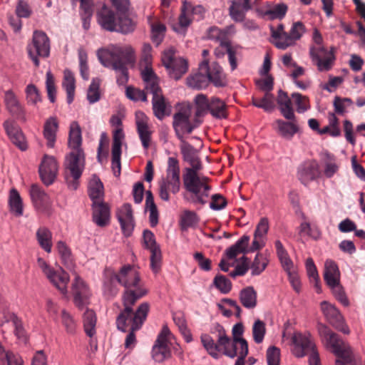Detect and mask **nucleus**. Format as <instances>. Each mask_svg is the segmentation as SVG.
<instances>
[{"instance_id":"nucleus-1","label":"nucleus","mask_w":365,"mask_h":365,"mask_svg":"<svg viewBox=\"0 0 365 365\" xmlns=\"http://www.w3.org/2000/svg\"><path fill=\"white\" fill-rule=\"evenodd\" d=\"M180 141V148L183 160L191 165V168H186V173L183 175L184 187L190 194L191 202L204 205L207 202L205 198L208 197L211 190L209 184L210 179L197 173L202 168V163L194 147L185 140Z\"/></svg>"},{"instance_id":"nucleus-2","label":"nucleus","mask_w":365,"mask_h":365,"mask_svg":"<svg viewBox=\"0 0 365 365\" xmlns=\"http://www.w3.org/2000/svg\"><path fill=\"white\" fill-rule=\"evenodd\" d=\"M82 136L78 123H71L68 145L72 150L65 163V180L70 190H76L79 185V179L85 168V154L81 148Z\"/></svg>"},{"instance_id":"nucleus-3","label":"nucleus","mask_w":365,"mask_h":365,"mask_svg":"<svg viewBox=\"0 0 365 365\" xmlns=\"http://www.w3.org/2000/svg\"><path fill=\"white\" fill-rule=\"evenodd\" d=\"M100 62L106 67H112L118 74L117 83L125 85L128 81V66L135 61V51L131 46H114L111 50L99 49L97 53Z\"/></svg>"},{"instance_id":"nucleus-4","label":"nucleus","mask_w":365,"mask_h":365,"mask_svg":"<svg viewBox=\"0 0 365 365\" xmlns=\"http://www.w3.org/2000/svg\"><path fill=\"white\" fill-rule=\"evenodd\" d=\"M118 284L124 287L125 291L122 295V303L125 313L133 309V306L138 300L147 294V290L140 284L138 272L130 265L124 266L119 273Z\"/></svg>"},{"instance_id":"nucleus-5","label":"nucleus","mask_w":365,"mask_h":365,"mask_svg":"<svg viewBox=\"0 0 365 365\" xmlns=\"http://www.w3.org/2000/svg\"><path fill=\"white\" fill-rule=\"evenodd\" d=\"M150 305L148 302L140 304L138 309L134 311L130 309L128 312L125 313L121 310L116 319V325L118 329L125 332L129 331L125 340V347L132 349L136 343L135 332L139 330L145 321L146 320Z\"/></svg>"},{"instance_id":"nucleus-6","label":"nucleus","mask_w":365,"mask_h":365,"mask_svg":"<svg viewBox=\"0 0 365 365\" xmlns=\"http://www.w3.org/2000/svg\"><path fill=\"white\" fill-rule=\"evenodd\" d=\"M212 83L216 87H223L227 84L226 75L222 67L216 62L209 63L203 60L200 64L198 71L187 78V84L195 89H202Z\"/></svg>"},{"instance_id":"nucleus-7","label":"nucleus","mask_w":365,"mask_h":365,"mask_svg":"<svg viewBox=\"0 0 365 365\" xmlns=\"http://www.w3.org/2000/svg\"><path fill=\"white\" fill-rule=\"evenodd\" d=\"M319 333L336 356V365H357L351 347L338 334L325 326L319 329Z\"/></svg>"},{"instance_id":"nucleus-8","label":"nucleus","mask_w":365,"mask_h":365,"mask_svg":"<svg viewBox=\"0 0 365 365\" xmlns=\"http://www.w3.org/2000/svg\"><path fill=\"white\" fill-rule=\"evenodd\" d=\"M98 21L101 27L108 31H116L123 34L133 32L135 24L128 16H121L115 13L106 6L98 12Z\"/></svg>"},{"instance_id":"nucleus-9","label":"nucleus","mask_w":365,"mask_h":365,"mask_svg":"<svg viewBox=\"0 0 365 365\" xmlns=\"http://www.w3.org/2000/svg\"><path fill=\"white\" fill-rule=\"evenodd\" d=\"M200 339L204 348L214 359H219L220 353L231 359L240 358V351H237V346L234 345V341L227 334L214 340L209 334H205L201 335Z\"/></svg>"},{"instance_id":"nucleus-10","label":"nucleus","mask_w":365,"mask_h":365,"mask_svg":"<svg viewBox=\"0 0 365 365\" xmlns=\"http://www.w3.org/2000/svg\"><path fill=\"white\" fill-rule=\"evenodd\" d=\"M292 342L294 345L292 353L294 356L300 358L309 354V365H321L319 354L309 334L295 332L292 336Z\"/></svg>"},{"instance_id":"nucleus-11","label":"nucleus","mask_w":365,"mask_h":365,"mask_svg":"<svg viewBox=\"0 0 365 365\" xmlns=\"http://www.w3.org/2000/svg\"><path fill=\"white\" fill-rule=\"evenodd\" d=\"M162 62L168 70L170 77L175 80L180 79L188 68L187 61L182 58L176 57L173 48H169L163 52Z\"/></svg>"},{"instance_id":"nucleus-12","label":"nucleus","mask_w":365,"mask_h":365,"mask_svg":"<svg viewBox=\"0 0 365 365\" xmlns=\"http://www.w3.org/2000/svg\"><path fill=\"white\" fill-rule=\"evenodd\" d=\"M29 57L36 66H39L38 57H48L50 51L49 39L43 31H36L33 35V41L27 47Z\"/></svg>"},{"instance_id":"nucleus-13","label":"nucleus","mask_w":365,"mask_h":365,"mask_svg":"<svg viewBox=\"0 0 365 365\" xmlns=\"http://www.w3.org/2000/svg\"><path fill=\"white\" fill-rule=\"evenodd\" d=\"M202 115H174L173 128L177 137L180 140L183 139L185 134L192 133L193 129L199 126L202 123Z\"/></svg>"},{"instance_id":"nucleus-14","label":"nucleus","mask_w":365,"mask_h":365,"mask_svg":"<svg viewBox=\"0 0 365 365\" xmlns=\"http://www.w3.org/2000/svg\"><path fill=\"white\" fill-rule=\"evenodd\" d=\"M284 119H277L273 124L275 132L286 140H291L300 130L295 115H284Z\"/></svg>"},{"instance_id":"nucleus-15","label":"nucleus","mask_w":365,"mask_h":365,"mask_svg":"<svg viewBox=\"0 0 365 365\" xmlns=\"http://www.w3.org/2000/svg\"><path fill=\"white\" fill-rule=\"evenodd\" d=\"M321 309L327 320L335 329L344 334H349V329L344 323V319L339 310L327 301L321 302Z\"/></svg>"},{"instance_id":"nucleus-16","label":"nucleus","mask_w":365,"mask_h":365,"mask_svg":"<svg viewBox=\"0 0 365 365\" xmlns=\"http://www.w3.org/2000/svg\"><path fill=\"white\" fill-rule=\"evenodd\" d=\"M170 331L167 326L163 327L152 349V356L157 362H162L170 355L168 336Z\"/></svg>"},{"instance_id":"nucleus-17","label":"nucleus","mask_w":365,"mask_h":365,"mask_svg":"<svg viewBox=\"0 0 365 365\" xmlns=\"http://www.w3.org/2000/svg\"><path fill=\"white\" fill-rule=\"evenodd\" d=\"M58 170V163L54 157L44 155L39 166V175L44 185L48 186L53 183Z\"/></svg>"},{"instance_id":"nucleus-18","label":"nucleus","mask_w":365,"mask_h":365,"mask_svg":"<svg viewBox=\"0 0 365 365\" xmlns=\"http://www.w3.org/2000/svg\"><path fill=\"white\" fill-rule=\"evenodd\" d=\"M205 12V10L202 6H194L190 2L184 1L179 16V26L182 29H186L192 22L191 16L194 18L196 16L198 19H202Z\"/></svg>"},{"instance_id":"nucleus-19","label":"nucleus","mask_w":365,"mask_h":365,"mask_svg":"<svg viewBox=\"0 0 365 365\" xmlns=\"http://www.w3.org/2000/svg\"><path fill=\"white\" fill-rule=\"evenodd\" d=\"M29 193L34 207L40 212L49 214L52 203L46 192L38 185L33 184Z\"/></svg>"},{"instance_id":"nucleus-20","label":"nucleus","mask_w":365,"mask_h":365,"mask_svg":"<svg viewBox=\"0 0 365 365\" xmlns=\"http://www.w3.org/2000/svg\"><path fill=\"white\" fill-rule=\"evenodd\" d=\"M72 292L74 297L75 304L83 309L89 304L91 292L86 282L79 277L76 276L72 284Z\"/></svg>"},{"instance_id":"nucleus-21","label":"nucleus","mask_w":365,"mask_h":365,"mask_svg":"<svg viewBox=\"0 0 365 365\" xmlns=\"http://www.w3.org/2000/svg\"><path fill=\"white\" fill-rule=\"evenodd\" d=\"M319 167L316 160L304 161L298 168V178L304 185L316 180L319 177Z\"/></svg>"},{"instance_id":"nucleus-22","label":"nucleus","mask_w":365,"mask_h":365,"mask_svg":"<svg viewBox=\"0 0 365 365\" xmlns=\"http://www.w3.org/2000/svg\"><path fill=\"white\" fill-rule=\"evenodd\" d=\"M117 217L125 237L131 235L134 229L133 210L130 204H124L118 211Z\"/></svg>"},{"instance_id":"nucleus-23","label":"nucleus","mask_w":365,"mask_h":365,"mask_svg":"<svg viewBox=\"0 0 365 365\" xmlns=\"http://www.w3.org/2000/svg\"><path fill=\"white\" fill-rule=\"evenodd\" d=\"M310 56L315 61L319 71H329L333 61L334 54L331 51H327L324 47L310 48Z\"/></svg>"},{"instance_id":"nucleus-24","label":"nucleus","mask_w":365,"mask_h":365,"mask_svg":"<svg viewBox=\"0 0 365 365\" xmlns=\"http://www.w3.org/2000/svg\"><path fill=\"white\" fill-rule=\"evenodd\" d=\"M241 48L240 46L233 44L230 41H228L224 42L221 46H217L215 49V54L217 58H222L227 54L231 70L234 71L237 67L236 56L240 54Z\"/></svg>"},{"instance_id":"nucleus-25","label":"nucleus","mask_w":365,"mask_h":365,"mask_svg":"<svg viewBox=\"0 0 365 365\" xmlns=\"http://www.w3.org/2000/svg\"><path fill=\"white\" fill-rule=\"evenodd\" d=\"M244 331L242 324L238 323L232 327V341L235 346H240V358H237L235 365H244V361L248 354V343L241 336Z\"/></svg>"},{"instance_id":"nucleus-26","label":"nucleus","mask_w":365,"mask_h":365,"mask_svg":"<svg viewBox=\"0 0 365 365\" xmlns=\"http://www.w3.org/2000/svg\"><path fill=\"white\" fill-rule=\"evenodd\" d=\"M4 127L11 141L20 150H26L27 145L18 124L13 120L9 119L4 122Z\"/></svg>"},{"instance_id":"nucleus-27","label":"nucleus","mask_w":365,"mask_h":365,"mask_svg":"<svg viewBox=\"0 0 365 365\" xmlns=\"http://www.w3.org/2000/svg\"><path fill=\"white\" fill-rule=\"evenodd\" d=\"M135 124L137 133L145 149L150 147L151 141V126L149 123V119L146 115H136Z\"/></svg>"},{"instance_id":"nucleus-28","label":"nucleus","mask_w":365,"mask_h":365,"mask_svg":"<svg viewBox=\"0 0 365 365\" xmlns=\"http://www.w3.org/2000/svg\"><path fill=\"white\" fill-rule=\"evenodd\" d=\"M141 76L145 83V88L147 93L153 96L162 92L159 86V80L150 65H146L141 71Z\"/></svg>"},{"instance_id":"nucleus-29","label":"nucleus","mask_w":365,"mask_h":365,"mask_svg":"<svg viewBox=\"0 0 365 365\" xmlns=\"http://www.w3.org/2000/svg\"><path fill=\"white\" fill-rule=\"evenodd\" d=\"M251 8L250 0H233L229 8V14L235 22H242L247 11Z\"/></svg>"},{"instance_id":"nucleus-30","label":"nucleus","mask_w":365,"mask_h":365,"mask_svg":"<svg viewBox=\"0 0 365 365\" xmlns=\"http://www.w3.org/2000/svg\"><path fill=\"white\" fill-rule=\"evenodd\" d=\"M93 220L99 227L106 226L110 220V208L108 205L101 201L92 204Z\"/></svg>"},{"instance_id":"nucleus-31","label":"nucleus","mask_w":365,"mask_h":365,"mask_svg":"<svg viewBox=\"0 0 365 365\" xmlns=\"http://www.w3.org/2000/svg\"><path fill=\"white\" fill-rule=\"evenodd\" d=\"M324 278L328 286H334L339 283L340 272L334 261L327 259L325 262Z\"/></svg>"},{"instance_id":"nucleus-32","label":"nucleus","mask_w":365,"mask_h":365,"mask_svg":"<svg viewBox=\"0 0 365 365\" xmlns=\"http://www.w3.org/2000/svg\"><path fill=\"white\" fill-rule=\"evenodd\" d=\"M49 281L63 294L67 292V285L69 282V275L63 269L55 271L53 269L51 274L47 276Z\"/></svg>"},{"instance_id":"nucleus-33","label":"nucleus","mask_w":365,"mask_h":365,"mask_svg":"<svg viewBox=\"0 0 365 365\" xmlns=\"http://www.w3.org/2000/svg\"><path fill=\"white\" fill-rule=\"evenodd\" d=\"M117 284H118L117 273L112 270L106 269L103 282V291L105 294L109 297H115L118 292Z\"/></svg>"},{"instance_id":"nucleus-34","label":"nucleus","mask_w":365,"mask_h":365,"mask_svg":"<svg viewBox=\"0 0 365 365\" xmlns=\"http://www.w3.org/2000/svg\"><path fill=\"white\" fill-rule=\"evenodd\" d=\"M4 101L6 110L11 114H21L24 112L22 104L11 90L4 92Z\"/></svg>"},{"instance_id":"nucleus-35","label":"nucleus","mask_w":365,"mask_h":365,"mask_svg":"<svg viewBox=\"0 0 365 365\" xmlns=\"http://www.w3.org/2000/svg\"><path fill=\"white\" fill-rule=\"evenodd\" d=\"M58 122L55 118H50L46 122L43 129V135L47 140V146L53 148L56 142Z\"/></svg>"},{"instance_id":"nucleus-36","label":"nucleus","mask_w":365,"mask_h":365,"mask_svg":"<svg viewBox=\"0 0 365 365\" xmlns=\"http://www.w3.org/2000/svg\"><path fill=\"white\" fill-rule=\"evenodd\" d=\"M257 292L252 287H247L240 292V300L247 309H253L257 306Z\"/></svg>"},{"instance_id":"nucleus-37","label":"nucleus","mask_w":365,"mask_h":365,"mask_svg":"<svg viewBox=\"0 0 365 365\" xmlns=\"http://www.w3.org/2000/svg\"><path fill=\"white\" fill-rule=\"evenodd\" d=\"M89 197L93 203L102 201L103 197V185L101 180L94 176L89 182Z\"/></svg>"},{"instance_id":"nucleus-38","label":"nucleus","mask_w":365,"mask_h":365,"mask_svg":"<svg viewBox=\"0 0 365 365\" xmlns=\"http://www.w3.org/2000/svg\"><path fill=\"white\" fill-rule=\"evenodd\" d=\"M62 86L67 94V102L70 104L73 101L76 88L74 75L70 70L64 71Z\"/></svg>"},{"instance_id":"nucleus-39","label":"nucleus","mask_w":365,"mask_h":365,"mask_svg":"<svg viewBox=\"0 0 365 365\" xmlns=\"http://www.w3.org/2000/svg\"><path fill=\"white\" fill-rule=\"evenodd\" d=\"M277 102L282 114H294L292 96L289 97L287 92L279 90Z\"/></svg>"},{"instance_id":"nucleus-40","label":"nucleus","mask_w":365,"mask_h":365,"mask_svg":"<svg viewBox=\"0 0 365 365\" xmlns=\"http://www.w3.org/2000/svg\"><path fill=\"white\" fill-rule=\"evenodd\" d=\"M180 185L175 183V182L169 181L165 178H163L159 182V195L160 197L165 201L170 200L169 191L173 194H176L179 192Z\"/></svg>"},{"instance_id":"nucleus-41","label":"nucleus","mask_w":365,"mask_h":365,"mask_svg":"<svg viewBox=\"0 0 365 365\" xmlns=\"http://www.w3.org/2000/svg\"><path fill=\"white\" fill-rule=\"evenodd\" d=\"M36 239L42 249L48 253L51 252L52 234L48 229L45 227H39L36 232Z\"/></svg>"},{"instance_id":"nucleus-42","label":"nucleus","mask_w":365,"mask_h":365,"mask_svg":"<svg viewBox=\"0 0 365 365\" xmlns=\"http://www.w3.org/2000/svg\"><path fill=\"white\" fill-rule=\"evenodd\" d=\"M9 204L10 210L16 216L19 217L23 215V202L19 192L13 188L10 191Z\"/></svg>"},{"instance_id":"nucleus-43","label":"nucleus","mask_w":365,"mask_h":365,"mask_svg":"<svg viewBox=\"0 0 365 365\" xmlns=\"http://www.w3.org/2000/svg\"><path fill=\"white\" fill-rule=\"evenodd\" d=\"M83 327L85 331L90 337L93 336L95 333V327L96 324V313L89 309H87L84 312L83 316Z\"/></svg>"},{"instance_id":"nucleus-44","label":"nucleus","mask_w":365,"mask_h":365,"mask_svg":"<svg viewBox=\"0 0 365 365\" xmlns=\"http://www.w3.org/2000/svg\"><path fill=\"white\" fill-rule=\"evenodd\" d=\"M228 31L227 30H222L217 26H211L207 31V38L210 40L219 42L221 46L224 42L230 41L227 37Z\"/></svg>"},{"instance_id":"nucleus-45","label":"nucleus","mask_w":365,"mask_h":365,"mask_svg":"<svg viewBox=\"0 0 365 365\" xmlns=\"http://www.w3.org/2000/svg\"><path fill=\"white\" fill-rule=\"evenodd\" d=\"M57 249L64 265L68 268L73 267V259L70 248L66 245L65 242L59 241L57 243Z\"/></svg>"},{"instance_id":"nucleus-46","label":"nucleus","mask_w":365,"mask_h":365,"mask_svg":"<svg viewBox=\"0 0 365 365\" xmlns=\"http://www.w3.org/2000/svg\"><path fill=\"white\" fill-rule=\"evenodd\" d=\"M268 259L264 253H257L254 259L252 264V274L259 275L267 267L268 264Z\"/></svg>"},{"instance_id":"nucleus-47","label":"nucleus","mask_w":365,"mask_h":365,"mask_svg":"<svg viewBox=\"0 0 365 365\" xmlns=\"http://www.w3.org/2000/svg\"><path fill=\"white\" fill-rule=\"evenodd\" d=\"M273 38H274V41H273V44L279 49L284 50L287 47L292 46L294 43V41L291 38V36L288 33H274Z\"/></svg>"},{"instance_id":"nucleus-48","label":"nucleus","mask_w":365,"mask_h":365,"mask_svg":"<svg viewBox=\"0 0 365 365\" xmlns=\"http://www.w3.org/2000/svg\"><path fill=\"white\" fill-rule=\"evenodd\" d=\"M150 27L153 41L158 46L163 39L166 27L163 24L159 21L152 22Z\"/></svg>"},{"instance_id":"nucleus-49","label":"nucleus","mask_w":365,"mask_h":365,"mask_svg":"<svg viewBox=\"0 0 365 365\" xmlns=\"http://www.w3.org/2000/svg\"><path fill=\"white\" fill-rule=\"evenodd\" d=\"M152 103L154 114H165L168 103L162 92L153 96Z\"/></svg>"},{"instance_id":"nucleus-50","label":"nucleus","mask_w":365,"mask_h":365,"mask_svg":"<svg viewBox=\"0 0 365 365\" xmlns=\"http://www.w3.org/2000/svg\"><path fill=\"white\" fill-rule=\"evenodd\" d=\"M101 80L98 78H93L87 91V99L91 103L98 101L101 98L99 91Z\"/></svg>"},{"instance_id":"nucleus-51","label":"nucleus","mask_w":365,"mask_h":365,"mask_svg":"<svg viewBox=\"0 0 365 365\" xmlns=\"http://www.w3.org/2000/svg\"><path fill=\"white\" fill-rule=\"evenodd\" d=\"M293 108L296 107L297 112L301 113L306 112L309 108V102L307 97L298 93H292Z\"/></svg>"},{"instance_id":"nucleus-52","label":"nucleus","mask_w":365,"mask_h":365,"mask_svg":"<svg viewBox=\"0 0 365 365\" xmlns=\"http://www.w3.org/2000/svg\"><path fill=\"white\" fill-rule=\"evenodd\" d=\"M287 10V6L282 3L276 4L272 9L267 10L264 15L268 16L271 19H282L285 16Z\"/></svg>"},{"instance_id":"nucleus-53","label":"nucleus","mask_w":365,"mask_h":365,"mask_svg":"<svg viewBox=\"0 0 365 365\" xmlns=\"http://www.w3.org/2000/svg\"><path fill=\"white\" fill-rule=\"evenodd\" d=\"M79 68L83 79L87 81L89 78V68L88 65V56L85 50H78Z\"/></svg>"},{"instance_id":"nucleus-54","label":"nucleus","mask_w":365,"mask_h":365,"mask_svg":"<svg viewBox=\"0 0 365 365\" xmlns=\"http://www.w3.org/2000/svg\"><path fill=\"white\" fill-rule=\"evenodd\" d=\"M213 284L222 294H227L232 289L231 282L223 275H216L213 280Z\"/></svg>"},{"instance_id":"nucleus-55","label":"nucleus","mask_w":365,"mask_h":365,"mask_svg":"<svg viewBox=\"0 0 365 365\" xmlns=\"http://www.w3.org/2000/svg\"><path fill=\"white\" fill-rule=\"evenodd\" d=\"M265 331V324L259 319L256 320L252 327V335L257 344L262 342Z\"/></svg>"},{"instance_id":"nucleus-56","label":"nucleus","mask_w":365,"mask_h":365,"mask_svg":"<svg viewBox=\"0 0 365 365\" xmlns=\"http://www.w3.org/2000/svg\"><path fill=\"white\" fill-rule=\"evenodd\" d=\"M306 269L309 277L315 281V287L317 289V292L319 293L321 292V287L319 284V274L317 270V267L312 258L307 259Z\"/></svg>"},{"instance_id":"nucleus-57","label":"nucleus","mask_w":365,"mask_h":365,"mask_svg":"<svg viewBox=\"0 0 365 365\" xmlns=\"http://www.w3.org/2000/svg\"><path fill=\"white\" fill-rule=\"evenodd\" d=\"M125 95L128 98L134 101H146L147 97L146 93L144 91L135 88L132 86H128L125 91Z\"/></svg>"},{"instance_id":"nucleus-58","label":"nucleus","mask_w":365,"mask_h":365,"mask_svg":"<svg viewBox=\"0 0 365 365\" xmlns=\"http://www.w3.org/2000/svg\"><path fill=\"white\" fill-rule=\"evenodd\" d=\"M267 365H279L280 349L274 346H270L267 350Z\"/></svg>"},{"instance_id":"nucleus-59","label":"nucleus","mask_w":365,"mask_h":365,"mask_svg":"<svg viewBox=\"0 0 365 365\" xmlns=\"http://www.w3.org/2000/svg\"><path fill=\"white\" fill-rule=\"evenodd\" d=\"M195 103L197 107V112L195 114H202L209 111L210 101L207 96L203 94H198L195 98Z\"/></svg>"},{"instance_id":"nucleus-60","label":"nucleus","mask_w":365,"mask_h":365,"mask_svg":"<svg viewBox=\"0 0 365 365\" xmlns=\"http://www.w3.org/2000/svg\"><path fill=\"white\" fill-rule=\"evenodd\" d=\"M227 106L224 101L218 98L212 97L210 100L209 111L210 114H219L226 111Z\"/></svg>"},{"instance_id":"nucleus-61","label":"nucleus","mask_w":365,"mask_h":365,"mask_svg":"<svg viewBox=\"0 0 365 365\" xmlns=\"http://www.w3.org/2000/svg\"><path fill=\"white\" fill-rule=\"evenodd\" d=\"M150 267L153 272H157L160 268L161 263V251L158 247L150 250Z\"/></svg>"},{"instance_id":"nucleus-62","label":"nucleus","mask_w":365,"mask_h":365,"mask_svg":"<svg viewBox=\"0 0 365 365\" xmlns=\"http://www.w3.org/2000/svg\"><path fill=\"white\" fill-rule=\"evenodd\" d=\"M197 217L195 212L190 210H185L181 217V224L182 228H187L193 226L197 222Z\"/></svg>"},{"instance_id":"nucleus-63","label":"nucleus","mask_w":365,"mask_h":365,"mask_svg":"<svg viewBox=\"0 0 365 365\" xmlns=\"http://www.w3.org/2000/svg\"><path fill=\"white\" fill-rule=\"evenodd\" d=\"M274 97L269 92H265L264 97L259 100H255L254 104L259 108H263L265 111H269L273 107Z\"/></svg>"},{"instance_id":"nucleus-64","label":"nucleus","mask_w":365,"mask_h":365,"mask_svg":"<svg viewBox=\"0 0 365 365\" xmlns=\"http://www.w3.org/2000/svg\"><path fill=\"white\" fill-rule=\"evenodd\" d=\"M227 200L220 194H215L211 197L210 207L213 210H220L227 206Z\"/></svg>"}]
</instances>
